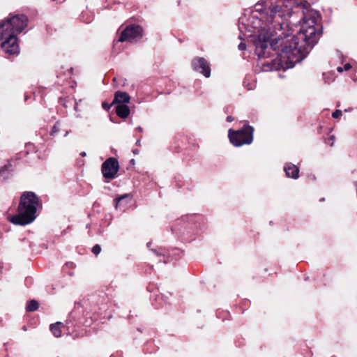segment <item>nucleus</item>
<instances>
[{"instance_id":"nucleus-13","label":"nucleus","mask_w":357,"mask_h":357,"mask_svg":"<svg viewBox=\"0 0 357 357\" xmlns=\"http://www.w3.org/2000/svg\"><path fill=\"white\" fill-rule=\"evenodd\" d=\"M62 324L61 322H57L54 324H52L50 326V330L52 332L53 335L59 337L61 335V326Z\"/></svg>"},{"instance_id":"nucleus-26","label":"nucleus","mask_w":357,"mask_h":357,"mask_svg":"<svg viewBox=\"0 0 357 357\" xmlns=\"http://www.w3.org/2000/svg\"><path fill=\"white\" fill-rule=\"evenodd\" d=\"M136 144H137V146H139V145H140V140H137V141L136 142Z\"/></svg>"},{"instance_id":"nucleus-19","label":"nucleus","mask_w":357,"mask_h":357,"mask_svg":"<svg viewBox=\"0 0 357 357\" xmlns=\"http://www.w3.org/2000/svg\"><path fill=\"white\" fill-rule=\"evenodd\" d=\"M111 105H112V104L109 105L105 102L102 103V107H103V109H105L106 110H108L110 108Z\"/></svg>"},{"instance_id":"nucleus-2","label":"nucleus","mask_w":357,"mask_h":357,"mask_svg":"<svg viewBox=\"0 0 357 357\" xmlns=\"http://www.w3.org/2000/svg\"><path fill=\"white\" fill-rule=\"evenodd\" d=\"M27 24L28 19L24 15H16L0 22V46L6 54H19L17 35L21 33Z\"/></svg>"},{"instance_id":"nucleus-8","label":"nucleus","mask_w":357,"mask_h":357,"mask_svg":"<svg viewBox=\"0 0 357 357\" xmlns=\"http://www.w3.org/2000/svg\"><path fill=\"white\" fill-rule=\"evenodd\" d=\"M130 100V97L126 92L118 91L114 94V98L112 105L114 104H125L128 103Z\"/></svg>"},{"instance_id":"nucleus-24","label":"nucleus","mask_w":357,"mask_h":357,"mask_svg":"<svg viewBox=\"0 0 357 357\" xmlns=\"http://www.w3.org/2000/svg\"><path fill=\"white\" fill-rule=\"evenodd\" d=\"M227 119L228 121H232L234 119L231 116H228Z\"/></svg>"},{"instance_id":"nucleus-9","label":"nucleus","mask_w":357,"mask_h":357,"mask_svg":"<svg viewBox=\"0 0 357 357\" xmlns=\"http://www.w3.org/2000/svg\"><path fill=\"white\" fill-rule=\"evenodd\" d=\"M284 170L287 177L294 179L298 178L299 169L297 166L291 163H289L284 166Z\"/></svg>"},{"instance_id":"nucleus-14","label":"nucleus","mask_w":357,"mask_h":357,"mask_svg":"<svg viewBox=\"0 0 357 357\" xmlns=\"http://www.w3.org/2000/svg\"><path fill=\"white\" fill-rule=\"evenodd\" d=\"M38 308V303L36 301L32 300L28 302L26 305V310L29 312H33Z\"/></svg>"},{"instance_id":"nucleus-25","label":"nucleus","mask_w":357,"mask_h":357,"mask_svg":"<svg viewBox=\"0 0 357 357\" xmlns=\"http://www.w3.org/2000/svg\"><path fill=\"white\" fill-rule=\"evenodd\" d=\"M86 153H85V152H82V153H80V155H81V156H82V157L86 156Z\"/></svg>"},{"instance_id":"nucleus-5","label":"nucleus","mask_w":357,"mask_h":357,"mask_svg":"<svg viewBox=\"0 0 357 357\" xmlns=\"http://www.w3.org/2000/svg\"><path fill=\"white\" fill-rule=\"evenodd\" d=\"M143 30L139 25L131 24L127 26L121 33L117 42L133 43L142 37Z\"/></svg>"},{"instance_id":"nucleus-20","label":"nucleus","mask_w":357,"mask_h":357,"mask_svg":"<svg viewBox=\"0 0 357 357\" xmlns=\"http://www.w3.org/2000/svg\"><path fill=\"white\" fill-rule=\"evenodd\" d=\"M245 48H246V45H245V43H241L238 45V49H239V50L243 51V50H245Z\"/></svg>"},{"instance_id":"nucleus-15","label":"nucleus","mask_w":357,"mask_h":357,"mask_svg":"<svg viewBox=\"0 0 357 357\" xmlns=\"http://www.w3.org/2000/svg\"><path fill=\"white\" fill-rule=\"evenodd\" d=\"M100 251H101V248L99 245H96L92 248V252L95 255H98L100 252Z\"/></svg>"},{"instance_id":"nucleus-21","label":"nucleus","mask_w":357,"mask_h":357,"mask_svg":"<svg viewBox=\"0 0 357 357\" xmlns=\"http://www.w3.org/2000/svg\"><path fill=\"white\" fill-rule=\"evenodd\" d=\"M343 68H344V70L347 71V70H349L351 68V66L349 63H346L344 66Z\"/></svg>"},{"instance_id":"nucleus-4","label":"nucleus","mask_w":357,"mask_h":357,"mask_svg":"<svg viewBox=\"0 0 357 357\" xmlns=\"http://www.w3.org/2000/svg\"><path fill=\"white\" fill-rule=\"evenodd\" d=\"M253 128L250 126H244L241 129L234 130L229 129L228 137L230 142L235 146L250 144L253 141Z\"/></svg>"},{"instance_id":"nucleus-23","label":"nucleus","mask_w":357,"mask_h":357,"mask_svg":"<svg viewBox=\"0 0 357 357\" xmlns=\"http://www.w3.org/2000/svg\"><path fill=\"white\" fill-rule=\"evenodd\" d=\"M137 130L139 132H142V130H143V129H142V128L141 126H138V127L137 128Z\"/></svg>"},{"instance_id":"nucleus-12","label":"nucleus","mask_w":357,"mask_h":357,"mask_svg":"<svg viewBox=\"0 0 357 357\" xmlns=\"http://www.w3.org/2000/svg\"><path fill=\"white\" fill-rule=\"evenodd\" d=\"M11 165L8 164L0 169V178L6 180L9 178Z\"/></svg>"},{"instance_id":"nucleus-6","label":"nucleus","mask_w":357,"mask_h":357,"mask_svg":"<svg viewBox=\"0 0 357 357\" xmlns=\"http://www.w3.org/2000/svg\"><path fill=\"white\" fill-rule=\"evenodd\" d=\"M119 165L118 160L114 158H109L102 165L101 171L105 178L108 180L114 179L119 171Z\"/></svg>"},{"instance_id":"nucleus-7","label":"nucleus","mask_w":357,"mask_h":357,"mask_svg":"<svg viewBox=\"0 0 357 357\" xmlns=\"http://www.w3.org/2000/svg\"><path fill=\"white\" fill-rule=\"evenodd\" d=\"M193 70L202 74L205 77L211 76V66L209 63L203 57H195L192 60Z\"/></svg>"},{"instance_id":"nucleus-1","label":"nucleus","mask_w":357,"mask_h":357,"mask_svg":"<svg viewBox=\"0 0 357 357\" xmlns=\"http://www.w3.org/2000/svg\"><path fill=\"white\" fill-rule=\"evenodd\" d=\"M318 13L301 0H262L239 18L238 38H257L255 53L267 57L271 49L278 59L262 63L264 70L291 68L306 57L321 35Z\"/></svg>"},{"instance_id":"nucleus-27","label":"nucleus","mask_w":357,"mask_h":357,"mask_svg":"<svg viewBox=\"0 0 357 357\" xmlns=\"http://www.w3.org/2000/svg\"><path fill=\"white\" fill-rule=\"evenodd\" d=\"M153 252H154L155 255H160V254L158 253V251H156V250H153Z\"/></svg>"},{"instance_id":"nucleus-28","label":"nucleus","mask_w":357,"mask_h":357,"mask_svg":"<svg viewBox=\"0 0 357 357\" xmlns=\"http://www.w3.org/2000/svg\"><path fill=\"white\" fill-rule=\"evenodd\" d=\"M137 152H138L137 150L134 151V153H137Z\"/></svg>"},{"instance_id":"nucleus-10","label":"nucleus","mask_w":357,"mask_h":357,"mask_svg":"<svg viewBox=\"0 0 357 357\" xmlns=\"http://www.w3.org/2000/svg\"><path fill=\"white\" fill-rule=\"evenodd\" d=\"M132 199V196L130 194H124L120 197H116L114 199L115 202V208H121L122 204H124V208H126V206L128 204V202H130Z\"/></svg>"},{"instance_id":"nucleus-11","label":"nucleus","mask_w":357,"mask_h":357,"mask_svg":"<svg viewBox=\"0 0 357 357\" xmlns=\"http://www.w3.org/2000/svg\"><path fill=\"white\" fill-rule=\"evenodd\" d=\"M116 113L120 118L126 119L130 114V108L125 104L117 105L116 107Z\"/></svg>"},{"instance_id":"nucleus-16","label":"nucleus","mask_w":357,"mask_h":357,"mask_svg":"<svg viewBox=\"0 0 357 357\" xmlns=\"http://www.w3.org/2000/svg\"><path fill=\"white\" fill-rule=\"evenodd\" d=\"M334 141H335V137L333 135L329 137L326 142V144H328L330 146H333V143H334Z\"/></svg>"},{"instance_id":"nucleus-3","label":"nucleus","mask_w":357,"mask_h":357,"mask_svg":"<svg viewBox=\"0 0 357 357\" xmlns=\"http://www.w3.org/2000/svg\"><path fill=\"white\" fill-rule=\"evenodd\" d=\"M40 206L39 198L33 192H25L20 197L17 213L8 217V220L15 225L24 226L33 222Z\"/></svg>"},{"instance_id":"nucleus-17","label":"nucleus","mask_w":357,"mask_h":357,"mask_svg":"<svg viewBox=\"0 0 357 357\" xmlns=\"http://www.w3.org/2000/svg\"><path fill=\"white\" fill-rule=\"evenodd\" d=\"M342 114V112L341 110H339V109H337L335 110L333 114H332V116L335 119H337L339 117H340Z\"/></svg>"},{"instance_id":"nucleus-22","label":"nucleus","mask_w":357,"mask_h":357,"mask_svg":"<svg viewBox=\"0 0 357 357\" xmlns=\"http://www.w3.org/2000/svg\"><path fill=\"white\" fill-rule=\"evenodd\" d=\"M337 70L339 73H342V72H343V71H344V68H343V67H340H340H337Z\"/></svg>"},{"instance_id":"nucleus-18","label":"nucleus","mask_w":357,"mask_h":357,"mask_svg":"<svg viewBox=\"0 0 357 357\" xmlns=\"http://www.w3.org/2000/svg\"><path fill=\"white\" fill-rule=\"evenodd\" d=\"M59 131V123L54 126L52 128V135H54V133L57 132Z\"/></svg>"}]
</instances>
